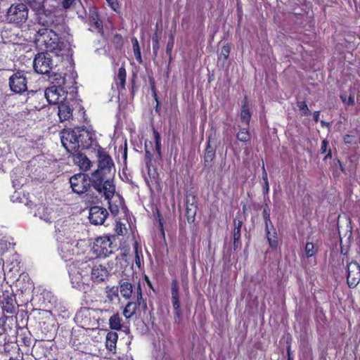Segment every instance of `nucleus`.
Returning a JSON list of instances; mask_svg holds the SVG:
<instances>
[{
  "label": "nucleus",
  "instance_id": "12",
  "mask_svg": "<svg viewBox=\"0 0 360 360\" xmlns=\"http://www.w3.org/2000/svg\"><path fill=\"white\" fill-rule=\"evenodd\" d=\"M112 242L109 236H101L96 240L94 250L100 257H106L113 252Z\"/></svg>",
  "mask_w": 360,
  "mask_h": 360
},
{
  "label": "nucleus",
  "instance_id": "44",
  "mask_svg": "<svg viewBox=\"0 0 360 360\" xmlns=\"http://www.w3.org/2000/svg\"><path fill=\"white\" fill-rule=\"evenodd\" d=\"M153 159V154L147 149V145H145V161L146 166L149 168Z\"/></svg>",
  "mask_w": 360,
  "mask_h": 360
},
{
  "label": "nucleus",
  "instance_id": "18",
  "mask_svg": "<svg viewBox=\"0 0 360 360\" xmlns=\"http://www.w3.org/2000/svg\"><path fill=\"white\" fill-rule=\"evenodd\" d=\"M72 108L68 98L61 101L58 105V115L60 122H65L72 117Z\"/></svg>",
  "mask_w": 360,
  "mask_h": 360
},
{
  "label": "nucleus",
  "instance_id": "37",
  "mask_svg": "<svg viewBox=\"0 0 360 360\" xmlns=\"http://www.w3.org/2000/svg\"><path fill=\"white\" fill-rule=\"evenodd\" d=\"M137 305L139 307H141L143 308V309H146L147 308V304L145 300L143 298L142 291L141 288L140 283L138 284L137 288H136V302Z\"/></svg>",
  "mask_w": 360,
  "mask_h": 360
},
{
  "label": "nucleus",
  "instance_id": "21",
  "mask_svg": "<svg viewBox=\"0 0 360 360\" xmlns=\"http://www.w3.org/2000/svg\"><path fill=\"white\" fill-rule=\"evenodd\" d=\"M120 292L121 295L125 299H129L133 292L132 284L124 279H121L119 283Z\"/></svg>",
  "mask_w": 360,
  "mask_h": 360
},
{
  "label": "nucleus",
  "instance_id": "15",
  "mask_svg": "<svg viewBox=\"0 0 360 360\" xmlns=\"http://www.w3.org/2000/svg\"><path fill=\"white\" fill-rule=\"evenodd\" d=\"M347 267V282L349 288H354L360 282V265L356 262H351Z\"/></svg>",
  "mask_w": 360,
  "mask_h": 360
},
{
  "label": "nucleus",
  "instance_id": "28",
  "mask_svg": "<svg viewBox=\"0 0 360 360\" xmlns=\"http://www.w3.org/2000/svg\"><path fill=\"white\" fill-rule=\"evenodd\" d=\"M126 70L124 68L121 67L118 70L117 75L115 77L116 84L117 89H124L125 87V82H126Z\"/></svg>",
  "mask_w": 360,
  "mask_h": 360
},
{
  "label": "nucleus",
  "instance_id": "3",
  "mask_svg": "<svg viewBox=\"0 0 360 360\" xmlns=\"http://www.w3.org/2000/svg\"><path fill=\"white\" fill-rule=\"evenodd\" d=\"M37 45L46 52L52 53L54 57L63 58L68 56L66 50L61 48L58 34L51 28L39 30L36 38Z\"/></svg>",
  "mask_w": 360,
  "mask_h": 360
},
{
  "label": "nucleus",
  "instance_id": "30",
  "mask_svg": "<svg viewBox=\"0 0 360 360\" xmlns=\"http://www.w3.org/2000/svg\"><path fill=\"white\" fill-rule=\"evenodd\" d=\"M24 1L30 5V8L34 11L35 15L45 9L44 0H24Z\"/></svg>",
  "mask_w": 360,
  "mask_h": 360
},
{
  "label": "nucleus",
  "instance_id": "59",
  "mask_svg": "<svg viewBox=\"0 0 360 360\" xmlns=\"http://www.w3.org/2000/svg\"><path fill=\"white\" fill-rule=\"evenodd\" d=\"M319 114H320L319 111H315L314 112V120L316 122H317L319 120Z\"/></svg>",
  "mask_w": 360,
  "mask_h": 360
},
{
  "label": "nucleus",
  "instance_id": "64",
  "mask_svg": "<svg viewBox=\"0 0 360 360\" xmlns=\"http://www.w3.org/2000/svg\"><path fill=\"white\" fill-rule=\"evenodd\" d=\"M116 231L118 234H122V228H120L118 229V228L116 229Z\"/></svg>",
  "mask_w": 360,
  "mask_h": 360
},
{
  "label": "nucleus",
  "instance_id": "35",
  "mask_svg": "<svg viewBox=\"0 0 360 360\" xmlns=\"http://www.w3.org/2000/svg\"><path fill=\"white\" fill-rule=\"evenodd\" d=\"M134 250L135 252V264L139 269H141L143 264V255L141 250L139 249L136 243L134 245Z\"/></svg>",
  "mask_w": 360,
  "mask_h": 360
},
{
  "label": "nucleus",
  "instance_id": "38",
  "mask_svg": "<svg viewBox=\"0 0 360 360\" xmlns=\"http://www.w3.org/2000/svg\"><path fill=\"white\" fill-rule=\"evenodd\" d=\"M153 136L155 144V150L158 157L161 158V139L159 132L155 129H153Z\"/></svg>",
  "mask_w": 360,
  "mask_h": 360
},
{
  "label": "nucleus",
  "instance_id": "45",
  "mask_svg": "<svg viewBox=\"0 0 360 360\" xmlns=\"http://www.w3.org/2000/svg\"><path fill=\"white\" fill-rule=\"evenodd\" d=\"M174 36L172 34L170 35L169 37V39L167 42V48H166V53L168 55H171V52H172V50L173 49V46H174Z\"/></svg>",
  "mask_w": 360,
  "mask_h": 360
},
{
  "label": "nucleus",
  "instance_id": "48",
  "mask_svg": "<svg viewBox=\"0 0 360 360\" xmlns=\"http://www.w3.org/2000/svg\"><path fill=\"white\" fill-rule=\"evenodd\" d=\"M76 0H63L62 1V6L67 9L70 8L72 4L75 2Z\"/></svg>",
  "mask_w": 360,
  "mask_h": 360
},
{
  "label": "nucleus",
  "instance_id": "55",
  "mask_svg": "<svg viewBox=\"0 0 360 360\" xmlns=\"http://www.w3.org/2000/svg\"><path fill=\"white\" fill-rule=\"evenodd\" d=\"M262 179L264 181V185H267V191H269V182H268V178H267V173L265 171L264 166H263Z\"/></svg>",
  "mask_w": 360,
  "mask_h": 360
},
{
  "label": "nucleus",
  "instance_id": "24",
  "mask_svg": "<svg viewBox=\"0 0 360 360\" xmlns=\"http://www.w3.org/2000/svg\"><path fill=\"white\" fill-rule=\"evenodd\" d=\"M49 79L51 82L53 84L52 86H57L58 88L65 89L68 91V86L66 85V79L64 77H62L60 74L53 73L49 74Z\"/></svg>",
  "mask_w": 360,
  "mask_h": 360
},
{
  "label": "nucleus",
  "instance_id": "49",
  "mask_svg": "<svg viewBox=\"0 0 360 360\" xmlns=\"http://www.w3.org/2000/svg\"><path fill=\"white\" fill-rule=\"evenodd\" d=\"M91 21L95 24L96 27H99L101 25V22L98 21V14L95 12H93L91 15Z\"/></svg>",
  "mask_w": 360,
  "mask_h": 360
},
{
  "label": "nucleus",
  "instance_id": "50",
  "mask_svg": "<svg viewBox=\"0 0 360 360\" xmlns=\"http://www.w3.org/2000/svg\"><path fill=\"white\" fill-rule=\"evenodd\" d=\"M115 259H116L117 262H120V264L122 266L124 264L127 265L128 264L127 260V257L125 255H122V256L120 257H117Z\"/></svg>",
  "mask_w": 360,
  "mask_h": 360
},
{
  "label": "nucleus",
  "instance_id": "57",
  "mask_svg": "<svg viewBox=\"0 0 360 360\" xmlns=\"http://www.w3.org/2000/svg\"><path fill=\"white\" fill-rule=\"evenodd\" d=\"M122 158H123L124 162H126V160H127V143H126L124 144V149H122Z\"/></svg>",
  "mask_w": 360,
  "mask_h": 360
},
{
  "label": "nucleus",
  "instance_id": "33",
  "mask_svg": "<svg viewBox=\"0 0 360 360\" xmlns=\"http://www.w3.org/2000/svg\"><path fill=\"white\" fill-rule=\"evenodd\" d=\"M131 43L133 46V51L136 60L141 64L143 60L141 58V49L139 44V41L136 37L131 39Z\"/></svg>",
  "mask_w": 360,
  "mask_h": 360
},
{
  "label": "nucleus",
  "instance_id": "36",
  "mask_svg": "<svg viewBox=\"0 0 360 360\" xmlns=\"http://www.w3.org/2000/svg\"><path fill=\"white\" fill-rule=\"evenodd\" d=\"M14 245L15 244L9 242L6 238L4 237L1 238L0 240V253L1 255L4 254L9 249L13 248Z\"/></svg>",
  "mask_w": 360,
  "mask_h": 360
},
{
  "label": "nucleus",
  "instance_id": "1",
  "mask_svg": "<svg viewBox=\"0 0 360 360\" xmlns=\"http://www.w3.org/2000/svg\"><path fill=\"white\" fill-rule=\"evenodd\" d=\"M68 272L72 286L77 288L89 280L95 283L104 282L109 276L105 266L86 257L73 262L69 266Z\"/></svg>",
  "mask_w": 360,
  "mask_h": 360
},
{
  "label": "nucleus",
  "instance_id": "47",
  "mask_svg": "<svg viewBox=\"0 0 360 360\" xmlns=\"http://www.w3.org/2000/svg\"><path fill=\"white\" fill-rule=\"evenodd\" d=\"M264 221L270 219V209L267 205H265L262 212Z\"/></svg>",
  "mask_w": 360,
  "mask_h": 360
},
{
  "label": "nucleus",
  "instance_id": "25",
  "mask_svg": "<svg viewBox=\"0 0 360 360\" xmlns=\"http://www.w3.org/2000/svg\"><path fill=\"white\" fill-rule=\"evenodd\" d=\"M35 216L39 217V219L47 223H51L52 221L50 209L45 205H41L38 207L37 212H35Z\"/></svg>",
  "mask_w": 360,
  "mask_h": 360
},
{
  "label": "nucleus",
  "instance_id": "32",
  "mask_svg": "<svg viewBox=\"0 0 360 360\" xmlns=\"http://www.w3.org/2000/svg\"><path fill=\"white\" fill-rule=\"evenodd\" d=\"M122 319L118 314H113L109 319L110 328L112 330H120L122 328Z\"/></svg>",
  "mask_w": 360,
  "mask_h": 360
},
{
  "label": "nucleus",
  "instance_id": "22",
  "mask_svg": "<svg viewBox=\"0 0 360 360\" xmlns=\"http://www.w3.org/2000/svg\"><path fill=\"white\" fill-rule=\"evenodd\" d=\"M117 339L118 335L115 332H109L106 335L105 347L112 354L115 353Z\"/></svg>",
  "mask_w": 360,
  "mask_h": 360
},
{
  "label": "nucleus",
  "instance_id": "9",
  "mask_svg": "<svg viewBox=\"0 0 360 360\" xmlns=\"http://www.w3.org/2000/svg\"><path fill=\"white\" fill-rule=\"evenodd\" d=\"M171 302L174 310V324H179L182 320V311L179 301V286L176 280H172L171 283Z\"/></svg>",
  "mask_w": 360,
  "mask_h": 360
},
{
  "label": "nucleus",
  "instance_id": "53",
  "mask_svg": "<svg viewBox=\"0 0 360 360\" xmlns=\"http://www.w3.org/2000/svg\"><path fill=\"white\" fill-rule=\"evenodd\" d=\"M106 1H108L109 5L111 6V8L114 11H116L119 8V5H118L117 0H106Z\"/></svg>",
  "mask_w": 360,
  "mask_h": 360
},
{
  "label": "nucleus",
  "instance_id": "46",
  "mask_svg": "<svg viewBox=\"0 0 360 360\" xmlns=\"http://www.w3.org/2000/svg\"><path fill=\"white\" fill-rule=\"evenodd\" d=\"M230 53V46L229 45L223 46L220 56L221 57L223 56L224 60H227L229 55Z\"/></svg>",
  "mask_w": 360,
  "mask_h": 360
},
{
  "label": "nucleus",
  "instance_id": "16",
  "mask_svg": "<svg viewBox=\"0 0 360 360\" xmlns=\"http://www.w3.org/2000/svg\"><path fill=\"white\" fill-rule=\"evenodd\" d=\"M75 241H63L59 246V253L63 259L70 261L77 252Z\"/></svg>",
  "mask_w": 360,
  "mask_h": 360
},
{
  "label": "nucleus",
  "instance_id": "52",
  "mask_svg": "<svg viewBox=\"0 0 360 360\" xmlns=\"http://www.w3.org/2000/svg\"><path fill=\"white\" fill-rule=\"evenodd\" d=\"M160 49L159 41L153 42V54L154 57H156L158 55V51Z\"/></svg>",
  "mask_w": 360,
  "mask_h": 360
},
{
  "label": "nucleus",
  "instance_id": "34",
  "mask_svg": "<svg viewBox=\"0 0 360 360\" xmlns=\"http://www.w3.org/2000/svg\"><path fill=\"white\" fill-rule=\"evenodd\" d=\"M237 139L243 143H247L250 141V134L249 131L246 128H243L239 130V131L236 134Z\"/></svg>",
  "mask_w": 360,
  "mask_h": 360
},
{
  "label": "nucleus",
  "instance_id": "5",
  "mask_svg": "<svg viewBox=\"0 0 360 360\" xmlns=\"http://www.w3.org/2000/svg\"><path fill=\"white\" fill-rule=\"evenodd\" d=\"M63 58H55L54 55L48 52L37 53L33 60V67L37 73L49 75L54 67L58 65L59 61Z\"/></svg>",
  "mask_w": 360,
  "mask_h": 360
},
{
  "label": "nucleus",
  "instance_id": "23",
  "mask_svg": "<svg viewBox=\"0 0 360 360\" xmlns=\"http://www.w3.org/2000/svg\"><path fill=\"white\" fill-rule=\"evenodd\" d=\"M252 113L248 103L247 97H245L242 102V108L240 112V120L243 122L245 123L247 126L249 125L251 119Z\"/></svg>",
  "mask_w": 360,
  "mask_h": 360
},
{
  "label": "nucleus",
  "instance_id": "56",
  "mask_svg": "<svg viewBox=\"0 0 360 360\" xmlns=\"http://www.w3.org/2000/svg\"><path fill=\"white\" fill-rule=\"evenodd\" d=\"M233 224H234V229L238 228V229L240 230L242 224H243V221L241 220L236 218L233 221Z\"/></svg>",
  "mask_w": 360,
  "mask_h": 360
},
{
  "label": "nucleus",
  "instance_id": "4",
  "mask_svg": "<svg viewBox=\"0 0 360 360\" xmlns=\"http://www.w3.org/2000/svg\"><path fill=\"white\" fill-rule=\"evenodd\" d=\"M114 176H108L103 171L95 170L91 173L89 180L94 188L102 193L105 200H110L115 193V185L113 181Z\"/></svg>",
  "mask_w": 360,
  "mask_h": 360
},
{
  "label": "nucleus",
  "instance_id": "7",
  "mask_svg": "<svg viewBox=\"0 0 360 360\" xmlns=\"http://www.w3.org/2000/svg\"><path fill=\"white\" fill-rule=\"evenodd\" d=\"M9 88L15 94H22L27 91V78L23 71L13 73L9 78Z\"/></svg>",
  "mask_w": 360,
  "mask_h": 360
},
{
  "label": "nucleus",
  "instance_id": "54",
  "mask_svg": "<svg viewBox=\"0 0 360 360\" xmlns=\"http://www.w3.org/2000/svg\"><path fill=\"white\" fill-rule=\"evenodd\" d=\"M328 145V142L326 139H323L321 142V153H325L327 151Z\"/></svg>",
  "mask_w": 360,
  "mask_h": 360
},
{
  "label": "nucleus",
  "instance_id": "61",
  "mask_svg": "<svg viewBox=\"0 0 360 360\" xmlns=\"http://www.w3.org/2000/svg\"><path fill=\"white\" fill-rule=\"evenodd\" d=\"M332 158V152L330 150L328 153L326 154V155L324 158V160H326L327 159H331Z\"/></svg>",
  "mask_w": 360,
  "mask_h": 360
},
{
  "label": "nucleus",
  "instance_id": "10",
  "mask_svg": "<svg viewBox=\"0 0 360 360\" xmlns=\"http://www.w3.org/2000/svg\"><path fill=\"white\" fill-rule=\"evenodd\" d=\"M98 169L108 174V176H115V168L111 157L103 150H98Z\"/></svg>",
  "mask_w": 360,
  "mask_h": 360
},
{
  "label": "nucleus",
  "instance_id": "63",
  "mask_svg": "<svg viewBox=\"0 0 360 360\" xmlns=\"http://www.w3.org/2000/svg\"><path fill=\"white\" fill-rule=\"evenodd\" d=\"M321 126L323 127H328L330 126V123L329 122H325L323 120L321 121Z\"/></svg>",
  "mask_w": 360,
  "mask_h": 360
},
{
  "label": "nucleus",
  "instance_id": "13",
  "mask_svg": "<svg viewBox=\"0 0 360 360\" xmlns=\"http://www.w3.org/2000/svg\"><path fill=\"white\" fill-rule=\"evenodd\" d=\"M36 21L44 28H55L57 23V17L50 10L44 9L36 15Z\"/></svg>",
  "mask_w": 360,
  "mask_h": 360
},
{
  "label": "nucleus",
  "instance_id": "8",
  "mask_svg": "<svg viewBox=\"0 0 360 360\" xmlns=\"http://www.w3.org/2000/svg\"><path fill=\"white\" fill-rule=\"evenodd\" d=\"M70 184L72 191L77 194L85 193L91 186L89 176L84 173H79L72 176L70 179Z\"/></svg>",
  "mask_w": 360,
  "mask_h": 360
},
{
  "label": "nucleus",
  "instance_id": "20",
  "mask_svg": "<svg viewBox=\"0 0 360 360\" xmlns=\"http://www.w3.org/2000/svg\"><path fill=\"white\" fill-rule=\"evenodd\" d=\"M107 200L108 201V208L111 214L114 216H117L119 214L120 207L123 203V198L119 194H117Z\"/></svg>",
  "mask_w": 360,
  "mask_h": 360
},
{
  "label": "nucleus",
  "instance_id": "26",
  "mask_svg": "<svg viewBox=\"0 0 360 360\" xmlns=\"http://www.w3.org/2000/svg\"><path fill=\"white\" fill-rule=\"evenodd\" d=\"M197 212V205L192 202H189V200L186 201V214L188 223H192L195 220V217Z\"/></svg>",
  "mask_w": 360,
  "mask_h": 360
},
{
  "label": "nucleus",
  "instance_id": "11",
  "mask_svg": "<svg viewBox=\"0 0 360 360\" xmlns=\"http://www.w3.org/2000/svg\"><path fill=\"white\" fill-rule=\"evenodd\" d=\"M68 91L57 86H51L44 91V96L49 104H59L67 98Z\"/></svg>",
  "mask_w": 360,
  "mask_h": 360
},
{
  "label": "nucleus",
  "instance_id": "51",
  "mask_svg": "<svg viewBox=\"0 0 360 360\" xmlns=\"http://www.w3.org/2000/svg\"><path fill=\"white\" fill-rule=\"evenodd\" d=\"M264 224H265V231H269V230L272 231L273 229H275L271 219L264 221Z\"/></svg>",
  "mask_w": 360,
  "mask_h": 360
},
{
  "label": "nucleus",
  "instance_id": "19",
  "mask_svg": "<svg viewBox=\"0 0 360 360\" xmlns=\"http://www.w3.org/2000/svg\"><path fill=\"white\" fill-rule=\"evenodd\" d=\"M72 155L75 163L77 164L82 170L87 171L90 169L91 162L86 155L81 153L80 151L76 152Z\"/></svg>",
  "mask_w": 360,
  "mask_h": 360
},
{
  "label": "nucleus",
  "instance_id": "2",
  "mask_svg": "<svg viewBox=\"0 0 360 360\" xmlns=\"http://www.w3.org/2000/svg\"><path fill=\"white\" fill-rule=\"evenodd\" d=\"M93 136V133L84 127L64 129L60 133L61 143L71 154L91 148L94 141Z\"/></svg>",
  "mask_w": 360,
  "mask_h": 360
},
{
  "label": "nucleus",
  "instance_id": "43",
  "mask_svg": "<svg viewBox=\"0 0 360 360\" xmlns=\"http://www.w3.org/2000/svg\"><path fill=\"white\" fill-rule=\"evenodd\" d=\"M340 98L343 103L349 105H354L355 103L354 98L352 96H347L346 94H342L340 95Z\"/></svg>",
  "mask_w": 360,
  "mask_h": 360
},
{
  "label": "nucleus",
  "instance_id": "27",
  "mask_svg": "<svg viewBox=\"0 0 360 360\" xmlns=\"http://www.w3.org/2000/svg\"><path fill=\"white\" fill-rule=\"evenodd\" d=\"M265 232L270 248L271 249H276L278 245V240L276 229H273L272 231H266Z\"/></svg>",
  "mask_w": 360,
  "mask_h": 360
},
{
  "label": "nucleus",
  "instance_id": "60",
  "mask_svg": "<svg viewBox=\"0 0 360 360\" xmlns=\"http://www.w3.org/2000/svg\"><path fill=\"white\" fill-rule=\"evenodd\" d=\"M152 41H153V42L159 41V37H158V35L157 32H155V33L153 35V37H152Z\"/></svg>",
  "mask_w": 360,
  "mask_h": 360
},
{
  "label": "nucleus",
  "instance_id": "62",
  "mask_svg": "<svg viewBox=\"0 0 360 360\" xmlns=\"http://www.w3.org/2000/svg\"><path fill=\"white\" fill-rule=\"evenodd\" d=\"M350 139H351V136L347 135L345 136L344 141L346 143H351Z\"/></svg>",
  "mask_w": 360,
  "mask_h": 360
},
{
  "label": "nucleus",
  "instance_id": "17",
  "mask_svg": "<svg viewBox=\"0 0 360 360\" xmlns=\"http://www.w3.org/2000/svg\"><path fill=\"white\" fill-rule=\"evenodd\" d=\"M217 146L212 142L210 138L207 141V146L204 154V167L210 169L212 165V162L216 156Z\"/></svg>",
  "mask_w": 360,
  "mask_h": 360
},
{
  "label": "nucleus",
  "instance_id": "40",
  "mask_svg": "<svg viewBox=\"0 0 360 360\" xmlns=\"http://www.w3.org/2000/svg\"><path fill=\"white\" fill-rule=\"evenodd\" d=\"M317 248L312 243H307L305 245V254L307 257H311L316 255Z\"/></svg>",
  "mask_w": 360,
  "mask_h": 360
},
{
  "label": "nucleus",
  "instance_id": "6",
  "mask_svg": "<svg viewBox=\"0 0 360 360\" xmlns=\"http://www.w3.org/2000/svg\"><path fill=\"white\" fill-rule=\"evenodd\" d=\"M29 9L24 4H13L8 9L5 15L6 22L17 27H22L28 19Z\"/></svg>",
  "mask_w": 360,
  "mask_h": 360
},
{
  "label": "nucleus",
  "instance_id": "42",
  "mask_svg": "<svg viewBox=\"0 0 360 360\" xmlns=\"http://www.w3.org/2000/svg\"><path fill=\"white\" fill-rule=\"evenodd\" d=\"M107 297L110 300H113L114 298L118 297V288L112 287L107 290Z\"/></svg>",
  "mask_w": 360,
  "mask_h": 360
},
{
  "label": "nucleus",
  "instance_id": "41",
  "mask_svg": "<svg viewBox=\"0 0 360 360\" xmlns=\"http://www.w3.org/2000/svg\"><path fill=\"white\" fill-rule=\"evenodd\" d=\"M297 107L302 112V115L304 116H308L310 114V111L308 108V106L304 101H298L297 102Z\"/></svg>",
  "mask_w": 360,
  "mask_h": 360
},
{
  "label": "nucleus",
  "instance_id": "58",
  "mask_svg": "<svg viewBox=\"0 0 360 360\" xmlns=\"http://www.w3.org/2000/svg\"><path fill=\"white\" fill-rule=\"evenodd\" d=\"M287 354H288V360H293V357L292 356L290 346H288L287 348Z\"/></svg>",
  "mask_w": 360,
  "mask_h": 360
},
{
  "label": "nucleus",
  "instance_id": "31",
  "mask_svg": "<svg viewBox=\"0 0 360 360\" xmlns=\"http://www.w3.org/2000/svg\"><path fill=\"white\" fill-rule=\"evenodd\" d=\"M139 306L137 305L136 302H129L127 304L124 309L123 314L127 319H129L133 316Z\"/></svg>",
  "mask_w": 360,
  "mask_h": 360
},
{
  "label": "nucleus",
  "instance_id": "29",
  "mask_svg": "<svg viewBox=\"0 0 360 360\" xmlns=\"http://www.w3.org/2000/svg\"><path fill=\"white\" fill-rule=\"evenodd\" d=\"M18 174H20V169H15L13 170V174L11 176L12 184L13 187L15 189H18L19 188H20L25 181L24 177H22V176H19Z\"/></svg>",
  "mask_w": 360,
  "mask_h": 360
},
{
  "label": "nucleus",
  "instance_id": "14",
  "mask_svg": "<svg viewBox=\"0 0 360 360\" xmlns=\"http://www.w3.org/2000/svg\"><path fill=\"white\" fill-rule=\"evenodd\" d=\"M108 216V210L101 206H93L89 212V219L94 225H102Z\"/></svg>",
  "mask_w": 360,
  "mask_h": 360
},
{
  "label": "nucleus",
  "instance_id": "39",
  "mask_svg": "<svg viewBox=\"0 0 360 360\" xmlns=\"http://www.w3.org/2000/svg\"><path fill=\"white\" fill-rule=\"evenodd\" d=\"M240 230L238 228L233 229V249L236 250L240 245Z\"/></svg>",
  "mask_w": 360,
  "mask_h": 360
}]
</instances>
